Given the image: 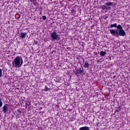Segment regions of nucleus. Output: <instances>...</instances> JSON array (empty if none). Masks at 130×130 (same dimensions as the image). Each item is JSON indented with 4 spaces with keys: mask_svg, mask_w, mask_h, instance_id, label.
<instances>
[{
    "mask_svg": "<svg viewBox=\"0 0 130 130\" xmlns=\"http://www.w3.org/2000/svg\"><path fill=\"white\" fill-rule=\"evenodd\" d=\"M110 32L113 36H115L116 37H119V36H125V31L122 29V26L119 24L117 26V29H110Z\"/></svg>",
    "mask_w": 130,
    "mask_h": 130,
    "instance_id": "nucleus-1",
    "label": "nucleus"
},
{
    "mask_svg": "<svg viewBox=\"0 0 130 130\" xmlns=\"http://www.w3.org/2000/svg\"><path fill=\"white\" fill-rule=\"evenodd\" d=\"M22 64H23V58L20 56H16L12 62L13 68H16V69L21 68Z\"/></svg>",
    "mask_w": 130,
    "mask_h": 130,
    "instance_id": "nucleus-2",
    "label": "nucleus"
},
{
    "mask_svg": "<svg viewBox=\"0 0 130 130\" xmlns=\"http://www.w3.org/2000/svg\"><path fill=\"white\" fill-rule=\"evenodd\" d=\"M50 37L52 38V40H57L58 39V34L56 32H53L50 34Z\"/></svg>",
    "mask_w": 130,
    "mask_h": 130,
    "instance_id": "nucleus-3",
    "label": "nucleus"
},
{
    "mask_svg": "<svg viewBox=\"0 0 130 130\" xmlns=\"http://www.w3.org/2000/svg\"><path fill=\"white\" fill-rule=\"evenodd\" d=\"M3 111L4 113H7L9 111V107L8 105H5L3 107Z\"/></svg>",
    "mask_w": 130,
    "mask_h": 130,
    "instance_id": "nucleus-4",
    "label": "nucleus"
},
{
    "mask_svg": "<svg viewBox=\"0 0 130 130\" xmlns=\"http://www.w3.org/2000/svg\"><path fill=\"white\" fill-rule=\"evenodd\" d=\"M27 36V32H20V38L22 39H25Z\"/></svg>",
    "mask_w": 130,
    "mask_h": 130,
    "instance_id": "nucleus-5",
    "label": "nucleus"
},
{
    "mask_svg": "<svg viewBox=\"0 0 130 130\" xmlns=\"http://www.w3.org/2000/svg\"><path fill=\"white\" fill-rule=\"evenodd\" d=\"M77 74H82V73H84V70L80 68L76 71Z\"/></svg>",
    "mask_w": 130,
    "mask_h": 130,
    "instance_id": "nucleus-6",
    "label": "nucleus"
},
{
    "mask_svg": "<svg viewBox=\"0 0 130 130\" xmlns=\"http://www.w3.org/2000/svg\"><path fill=\"white\" fill-rule=\"evenodd\" d=\"M79 130H89V129L88 126H83L79 128Z\"/></svg>",
    "mask_w": 130,
    "mask_h": 130,
    "instance_id": "nucleus-7",
    "label": "nucleus"
},
{
    "mask_svg": "<svg viewBox=\"0 0 130 130\" xmlns=\"http://www.w3.org/2000/svg\"><path fill=\"white\" fill-rule=\"evenodd\" d=\"M106 6H107V7H111V6H113V3L112 2L106 3Z\"/></svg>",
    "mask_w": 130,
    "mask_h": 130,
    "instance_id": "nucleus-8",
    "label": "nucleus"
},
{
    "mask_svg": "<svg viewBox=\"0 0 130 130\" xmlns=\"http://www.w3.org/2000/svg\"><path fill=\"white\" fill-rule=\"evenodd\" d=\"M110 28H117V24L114 23L111 24Z\"/></svg>",
    "mask_w": 130,
    "mask_h": 130,
    "instance_id": "nucleus-9",
    "label": "nucleus"
},
{
    "mask_svg": "<svg viewBox=\"0 0 130 130\" xmlns=\"http://www.w3.org/2000/svg\"><path fill=\"white\" fill-rule=\"evenodd\" d=\"M84 68H85V69H88V68H89V63L86 62L84 64Z\"/></svg>",
    "mask_w": 130,
    "mask_h": 130,
    "instance_id": "nucleus-10",
    "label": "nucleus"
},
{
    "mask_svg": "<svg viewBox=\"0 0 130 130\" xmlns=\"http://www.w3.org/2000/svg\"><path fill=\"white\" fill-rule=\"evenodd\" d=\"M100 55H101V56H104V55H105V54H106V52L102 51V52H101L100 53Z\"/></svg>",
    "mask_w": 130,
    "mask_h": 130,
    "instance_id": "nucleus-11",
    "label": "nucleus"
},
{
    "mask_svg": "<svg viewBox=\"0 0 130 130\" xmlns=\"http://www.w3.org/2000/svg\"><path fill=\"white\" fill-rule=\"evenodd\" d=\"M21 113H22V111H21V110H18L16 112V114H17V115H20Z\"/></svg>",
    "mask_w": 130,
    "mask_h": 130,
    "instance_id": "nucleus-12",
    "label": "nucleus"
},
{
    "mask_svg": "<svg viewBox=\"0 0 130 130\" xmlns=\"http://www.w3.org/2000/svg\"><path fill=\"white\" fill-rule=\"evenodd\" d=\"M101 8L102 10H106L107 9V7L105 5H102L101 6Z\"/></svg>",
    "mask_w": 130,
    "mask_h": 130,
    "instance_id": "nucleus-13",
    "label": "nucleus"
},
{
    "mask_svg": "<svg viewBox=\"0 0 130 130\" xmlns=\"http://www.w3.org/2000/svg\"><path fill=\"white\" fill-rule=\"evenodd\" d=\"M30 2H31V3H34V5H35V4H36L37 1L36 0H29Z\"/></svg>",
    "mask_w": 130,
    "mask_h": 130,
    "instance_id": "nucleus-14",
    "label": "nucleus"
},
{
    "mask_svg": "<svg viewBox=\"0 0 130 130\" xmlns=\"http://www.w3.org/2000/svg\"><path fill=\"white\" fill-rule=\"evenodd\" d=\"M3 76V70L2 69H0V78Z\"/></svg>",
    "mask_w": 130,
    "mask_h": 130,
    "instance_id": "nucleus-15",
    "label": "nucleus"
},
{
    "mask_svg": "<svg viewBox=\"0 0 130 130\" xmlns=\"http://www.w3.org/2000/svg\"><path fill=\"white\" fill-rule=\"evenodd\" d=\"M49 90V88L47 86H45L44 91H48Z\"/></svg>",
    "mask_w": 130,
    "mask_h": 130,
    "instance_id": "nucleus-16",
    "label": "nucleus"
},
{
    "mask_svg": "<svg viewBox=\"0 0 130 130\" xmlns=\"http://www.w3.org/2000/svg\"><path fill=\"white\" fill-rule=\"evenodd\" d=\"M26 105H27L28 106H30V104H31V102H27L26 103Z\"/></svg>",
    "mask_w": 130,
    "mask_h": 130,
    "instance_id": "nucleus-17",
    "label": "nucleus"
},
{
    "mask_svg": "<svg viewBox=\"0 0 130 130\" xmlns=\"http://www.w3.org/2000/svg\"><path fill=\"white\" fill-rule=\"evenodd\" d=\"M42 19H43V20H46V16H43L42 17Z\"/></svg>",
    "mask_w": 130,
    "mask_h": 130,
    "instance_id": "nucleus-18",
    "label": "nucleus"
},
{
    "mask_svg": "<svg viewBox=\"0 0 130 130\" xmlns=\"http://www.w3.org/2000/svg\"><path fill=\"white\" fill-rule=\"evenodd\" d=\"M3 106V102L2 101H0V107H2Z\"/></svg>",
    "mask_w": 130,
    "mask_h": 130,
    "instance_id": "nucleus-19",
    "label": "nucleus"
},
{
    "mask_svg": "<svg viewBox=\"0 0 130 130\" xmlns=\"http://www.w3.org/2000/svg\"><path fill=\"white\" fill-rule=\"evenodd\" d=\"M0 101H2V99H1V98H0Z\"/></svg>",
    "mask_w": 130,
    "mask_h": 130,
    "instance_id": "nucleus-20",
    "label": "nucleus"
},
{
    "mask_svg": "<svg viewBox=\"0 0 130 130\" xmlns=\"http://www.w3.org/2000/svg\"><path fill=\"white\" fill-rule=\"evenodd\" d=\"M19 18H20V17H19ZM19 18H18V19H19Z\"/></svg>",
    "mask_w": 130,
    "mask_h": 130,
    "instance_id": "nucleus-21",
    "label": "nucleus"
}]
</instances>
